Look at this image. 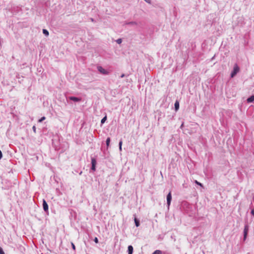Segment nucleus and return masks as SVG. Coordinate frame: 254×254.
<instances>
[{"mask_svg":"<svg viewBox=\"0 0 254 254\" xmlns=\"http://www.w3.org/2000/svg\"><path fill=\"white\" fill-rule=\"evenodd\" d=\"M97 164L96 159L94 157L91 158V170L93 172H95L96 171V166Z\"/></svg>","mask_w":254,"mask_h":254,"instance_id":"3","label":"nucleus"},{"mask_svg":"<svg viewBox=\"0 0 254 254\" xmlns=\"http://www.w3.org/2000/svg\"><path fill=\"white\" fill-rule=\"evenodd\" d=\"M167 204L168 207L170 205L171 200H172V194L171 191H170L169 192L167 195Z\"/></svg>","mask_w":254,"mask_h":254,"instance_id":"5","label":"nucleus"},{"mask_svg":"<svg viewBox=\"0 0 254 254\" xmlns=\"http://www.w3.org/2000/svg\"><path fill=\"white\" fill-rule=\"evenodd\" d=\"M133 252V248L131 245H129L127 247L128 254H132Z\"/></svg>","mask_w":254,"mask_h":254,"instance_id":"9","label":"nucleus"},{"mask_svg":"<svg viewBox=\"0 0 254 254\" xmlns=\"http://www.w3.org/2000/svg\"><path fill=\"white\" fill-rule=\"evenodd\" d=\"M46 118L45 117H42L41 119H40L39 120H38V122L39 123H41L43 121H44L45 120Z\"/></svg>","mask_w":254,"mask_h":254,"instance_id":"18","label":"nucleus"},{"mask_svg":"<svg viewBox=\"0 0 254 254\" xmlns=\"http://www.w3.org/2000/svg\"><path fill=\"white\" fill-rule=\"evenodd\" d=\"M240 68L237 64H235L234 66L233 69L232 71L230 76L231 78L235 77L236 74L239 72Z\"/></svg>","mask_w":254,"mask_h":254,"instance_id":"2","label":"nucleus"},{"mask_svg":"<svg viewBox=\"0 0 254 254\" xmlns=\"http://www.w3.org/2000/svg\"><path fill=\"white\" fill-rule=\"evenodd\" d=\"M98 70L102 74L107 75L109 74V72L103 68L101 66H98L97 67Z\"/></svg>","mask_w":254,"mask_h":254,"instance_id":"4","label":"nucleus"},{"mask_svg":"<svg viewBox=\"0 0 254 254\" xmlns=\"http://www.w3.org/2000/svg\"><path fill=\"white\" fill-rule=\"evenodd\" d=\"M71 245L72 249L74 251H75V246L74 244L72 242H71Z\"/></svg>","mask_w":254,"mask_h":254,"instance_id":"20","label":"nucleus"},{"mask_svg":"<svg viewBox=\"0 0 254 254\" xmlns=\"http://www.w3.org/2000/svg\"><path fill=\"white\" fill-rule=\"evenodd\" d=\"M32 129L33 130V131L36 133V127L35 126H33L32 127Z\"/></svg>","mask_w":254,"mask_h":254,"instance_id":"24","label":"nucleus"},{"mask_svg":"<svg viewBox=\"0 0 254 254\" xmlns=\"http://www.w3.org/2000/svg\"><path fill=\"white\" fill-rule=\"evenodd\" d=\"M116 42L118 44H120L122 43V39L121 38H119V39H118L117 40H116Z\"/></svg>","mask_w":254,"mask_h":254,"instance_id":"17","label":"nucleus"},{"mask_svg":"<svg viewBox=\"0 0 254 254\" xmlns=\"http://www.w3.org/2000/svg\"><path fill=\"white\" fill-rule=\"evenodd\" d=\"M94 241L95 242V243H98L99 241H98V239L97 238V237H95L94 239Z\"/></svg>","mask_w":254,"mask_h":254,"instance_id":"23","label":"nucleus"},{"mask_svg":"<svg viewBox=\"0 0 254 254\" xmlns=\"http://www.w3.org/2000/svg\"><path fill=\"white\" fill-rule=\"evenodd\" d=\"M249 231V226L248 222H246L244 226V229L243 231V241L245 242L248 237V233Z\"/></svg>","mask_w":254,"mask_h":254,"instance_id":"1","label":"nucleus"},{"mask_svg":"<svg viewBox=\"0 0 254 254\" xmlns=\"http://www.w3.org/2000/svg\"><path fill=\"white\" fill-rule=\"evenodd\" d=\"M91 21H93V18H91Z\"/></svg>","mask_w":254,"mask_h":254,"instance_id":"30","label":"nucleus"},{"mask_svg":"<svg viewBox=\"0 0 254 254\" xmlns=\"http://www.w3.org/2000/svg\"><path fill=\"white\" fill-rule=\"evenodd\" d=\"M119 149L120 151H122V146L121 147H119Z\"/></svg>","mask_w":254,"mask_h":254,"instance_id":"29","label":"nucleus"},{"mask_svg":"<svg viewBox=\"0 0 254 254\" xmlns=\"http://www.w3.org/2000/svg\"><path fill=\"white\" fill-rule=\"evenodd\" d=\"M254 101V95L250 96L247 99V102L249 103H252Z\"/></svg>","mask_w":254,"mask_h":254,"instance_id":"11","label":"nucleus"},{"mask_svg":"<svg viewBox=\"0 0 254 254\" xmlns=\"http://www.w3.org/2000/svg\"><path fill=\"white\" fill-rule=\"evenodd\" d=\"M251 214L254 216V208L251 210Z\"/></svg>","mask_w":254,"mask_h":254,"instance_id":"25","label":"nucleus"},{"mask_svg":"<svg viewBox=\"0 0 254 254\" xmlns=\"http://www.w3.org/2000/svg\"><path fill=\"white\" fill-rule=\"evenodd\" d=\"M110 142H111L110 138V137H108L106 139V145H107V148L109 147V146L110 145Z\"/></svg>","mask_w":254,"mask_h":254,"instance_id":"13","label":"nucleus"},{"mask_svg":"<svg viewBox=\"0 0 254 254\" xmlns=\"http://www.w3.org/2000/svg\"><path fill=\"white\" fill-rule=\"evenodd\" d=\"M107 116L106 115L105 117H104L101 121V125H103V124L105 123V122L107 120Z\"/></svg>","mask_w":254,"mask_h":254,"instance_id":"14","label":"nucleus"},{"mask_svg":"<svg viewBox=\"0 0 254 254\" xmlns=\"http://www.w3.org/2000/svg\"><path fill=\"white\" fill-rule=\"evenodd\" d=\"M125 24L135 26V25H137L138 23L135 21H130V22L126 21V22H125Z\"/></svg>","mask_w":254,"mask_h":254,"instance_id":"8","label":"nucleus"},{"mask_svg":"<svg viewBox=\"0 0 254 254\" xmlns=\"http://www.w3.org/2000/svg\"><path fill=\"white\" fill-rule=\"evenodd\" d=\"M2 153L1 152V150H0V160L2 158Z\"/></svg>","mask_w":254,"mask_h":254,"instance_id":"27","label":"nucleus"},{"mask_svg":"<svg viewBox=\"0 0 254 254\" xmlns=\"http://www.w3.org/2000/svg\"><path fill=\"white\" fill-rule=\"evenodd\" d=\"M180 104L178 100H176L174 104L175 110L176 111H177L179 109Z\"/></svg>","mask_w":254,"mask_h":254,"instance_id":"10","label":"nucleus"},{"mask_svg":"<svg viewBox=\"0 0 254 254\" xmlns=\"http://www.w3.org/2000/svg\"><path fill=\"white\" fill-rule=\"evenodd\" d=\"M43 33L46 36H49V31L45 29H43Z\"/></svg>","mask_w":254,"mask_h":254,"instance_id":"15","label":"nucleus"},{"mask_svg":"<svg viewBox=\"0 0 254 254\" xmlns=\"http://www.w3.org/2000/svg\"><path fill=\"white\" fill-rule=\"evenodd\" d=\"M43 208L44 209V210L46 212H48V211H49V206H48V204H47L46 201L43 199Z\"/></svg>","mask_w":254,"mask_h":254,"instance_id":"6","label":"nucleus"},{"mask_svg":"<svg viewBox=\"0 0 254 254\" xmlns=\"http://www.w3.org/2000/svg\"><path fill=\"white\" fill-rule=\"evenodd\" d=\"M68 99L74 102H79L81 101V98L77 97L75 96H70L68 97Z\"/></svg>","mask_w":254,"mask_h":254,"instance_id":"7","label":"nucleus"},{"mask_svg":"<svg viewBox=\"0 0 254 254\" xmlns=\"http://www.w3.org/2000/svg\"><path fill=\"white\" fill-rule=\"evenodd\" d=\"M0 254H5L2 249L0 247Z\"/></svg>","mask_w":254,"mask_h":254,"instance_id":"21","label":"nucleus"},{"mask_svg":"<svg viewBox=\"0 0 254 254\" xmlns=\"http://www.w3.org/2000/svg\"><path fill=\"white\" fill-rule=\"evenodd\" d=\"M125 74H124V73H123V74H121V75L120 77H121V78H123V77H125Z\"/></svg>","mask_w":254,"mask_h":254,"instance_id":"28","label":"nucleus"},{"mask_svg":"<svg viewBox=\"0 0 254 254\" xmlns=\"http://www.w3.org/2000/svg\"><path fill=\"white\" fill-rule=\"evenodd\" d=\"M183 126V124H182L181 126V127H182Z\"/></svg>","mask_w":254,"mask_h":254,"instance_id":"31","label":"nucleus"},{"mask_svg":"<svg viewBox=\"0 0 254 254\" xmlns=\"http://www.w3.org/2000/svg\"><path fill=\"white\" fill-rule=\"evenodd\" d=\"M162 251L160 250H156L152 254H161Z\"/></svg>","mask_w":254,"mask_h":254,"instance_id":"16","label":"nucleus"},{"mask_svg":"<svg viewBox=\"0 0 254 254\" xmlns=\"http://www.w3.org/2000/svg\"><path fill=\"white\" fill-rule=\"evenodd\" d=\"M194 182L196 184H197L201 187H203L202 184L201 183H199V182H198L197 181L195 180Z\"/></svg>","mask_w":254,"mask_h":254,"instance_id":"19","label":"nucleus"},{"mask_svg":"<svg viewBox=\"0 0 254 254\" xmlns=\"http://www.w3.org/2000/svg\"><path fill=\"white\" fill-rule=\"evenodd\" d=\"M147 3L149 4H151L152 1L151 0H144Z\"/></svg>","mask_w":254,"mask_h":254,"instance_id":"26","label":"nucleus"},{"mask_svg":"<svg viewBox=\"0 0 254 254\" xmlns=\"http://www.w3.org/2000/svg\"><path fill=\"white\" fill-rule=\"evenodd\" d=\"M134 223H135V226L137 227L139 226V225H140V221H139V220L136 217H134Z\"/></svg>","mask_w":254,"mask_h":254,"instance_id":"12","label":"nucleus"},{"mask_svg":"<svg viewBox=\"0 0 254 254\" xmlns=\"http://www.w3.org/2000/svg\"><path fill=\"white\" fill-rule=\"evenodd\" d=\"M122 144H123V141H122V140H120V141H119V147H121L122 146Z\"/></svg>","mask_w":254,"mask_h":254,"instance_id":"22","label":"nucleus"}]
</instances>
